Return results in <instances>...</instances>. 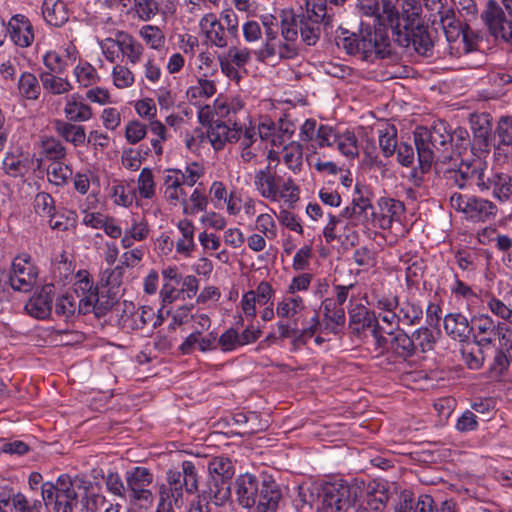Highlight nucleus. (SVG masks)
<instances>
[{"instance_id":"obj_1","label":"nucleus","mask_w":512,"mask_h":512,"mask_svg":"<svg viewBox=\"0 0 512 512\" xmlns=\"http://www.w3.org/2000/svg\"><path fill=\"white\" fill-rule=\"evenodd\" d=\"M335 41L338 48L348 55L359 56L368 62L384 59L391 54V42L384 28L367 27L359 33L341 29Z\"/></svg>"},{"instance_id":"obj_2","label":"nucleus","mask_w":512,"mask_h":512,"mask_svg":"<svg viewBox=\"0 0 512 512\" xmlns=\"http://www.w3.org/2000/svg\"><path fill=\"white\" fill-rule=\"evenodd\" d=\"M300 140L307 143V149L319 154L317 149L336 148L344 157L354 159L360 156L361 146L353 132L337 134L328 125H318L314 119H307L300 129Z\"/></svg>"},{"instance_id":"obj_3","label":"nucleus","mask_w":512,"mask_h":512,"mask_svg":"<svg viewBox=\"0 0 512 512\" xmlns=\"http://www.w3.org/2000/svg\"><path fill=\"white\" fill-rule=\"evenodd\" d=\"M280 29L283 40L278 34L265 39L263 46L254 52L257 60L265 61L273 57L293 59L298 55L295 14L292 11L281 12Z\"/></svg>"},{"instance_id":"obj_4","label":"nucleus","mask_w":512,"mask_h":512,"mask_svg":"<svg viewBox=\"0 0 512 512\" xmlns=\"http://www.w3.org/2000/svg\"><path fill=\"white\" fill-rule=\"evenodd\" d=\"M378 148L375 142L366 138L364 142H359L360 152L363 151L366 160H377L378 149L384 158L392 157L397 154V160H413L414 149L410 143L397 141V130L394 125H385L378 129Z\"/></svg>"},{"instance_id":"obj_5","label":"nucleus","mask_w":512,"mask_h":512,"mask_svg":"<svg viewBox=\"0 0 512 512\" xmlns=\"http://www.w3.org/2000/svg\"><path fill=\"white\" fill-rule=\"evenodd\" d=\"M450 138V131L444 121L434 124L431 128L416 127L413 139L418 160L444 159L443 154L448 148Z\"/></svg>"},{"instance_id":"obj_6","label":"nucleus","mask_w":512,"mask_h":512,"mask_svg":"<svg viewBox=\"0 0 512 512\" xmlns=\"http://www.w3.org/2000/svg\"><path fill=\"white\" fill-rule=\"evenodd\" d=\"M83 297L78 301V313L86 315L93 312L97 318L105 316L119 301L118 291L103 286H93L87 277L78 282Z\"/></svg>"},{"instance_id":"obj_7","label":"nucleus","mask_w":512,"mask_h":512,"mask_svg":"<svg viewBox=\"0 0 512 512\" xmlns=\"http://www.w3.org/2000/svg\"><path fill=\"white\" fill-rule=\"evenodd\" d=\"M392 30L394 41L400 46L415 51L418 55L431 57L434 43L428 31V27L419 20L403 19Z\"/></svg>"},{"instance_id":"obj_8","label":"nucleus","mask_w":512,"mask_h":512,"mask_svg":"<svg viewBox=\"0 0 512 512\" xmlns=\"http://www.w3.org/2000/svg\"><path fill=\"white\" fill-rule=\"evenodd\" d=\"M484 20L495 38L512 45V18L508 19L500 6L490 1L484 14Z\"/></svg>"},{"instance_id":"obj_9","label":"nucleus","mask_w":512,"mask_h":512,"mask_svg":"<svg viewBox=\"0 0 512 512\" xmlns=\"http://www.w3.org/2000/svg\"><path fill=\"white\" fill-rule=\"evenodd\" d=\"M351 489L346 483H329L323 488L324 512H346L351 506Z\"/></svg>"},{"instance_id":"obj_10","label":"nucleus","mask_w":512,"mask_h":512,"mask_svg":"<svg viewBox=\"0 0 512 512\" xmlns=\"http://www.w3.org/2000/svg\"><path fill=\"white\" fill-rule=\"evenodd\" d=\"M231 497V481L208 477L197 495V500L209 506L213 502L216 506L223 505Z\"/></svg>"},{"instance_id":"obj_11","label":"nucleus","mask_w":512,"mask_h":512,"mask_svg":"<svg viewBox=\"0 0 512 512\" xmlns=\"http://www.w3.org/2000/svg\"><path fill=\"white\" fill-rule=\"evenodd\" d=\"M503 323L495 322L488 315H475L471 319V333L477 346L491 344L497 339L498 332Z\"/></svg>"},{"instance_id":"obj_12","label":"nucleus","mask_w":512,"mask_h":512,"mask_svg":"<svg viewBox=\"0 0 512 512\" xmlns=\"http://www.w3.org/2000/svg\"><path fill=\"white\" fill-rule=\"evenodd\" d=\"M167 483L159 487V502L158 504H170L180 508L183 501V494L185 491L184 485L181 483L180 471L168 470Z\"/></svg>"},{"instance_id":"obj_13","label":"nucleus","mask_w":512,"mask_h":512,"mask_svg":"<svg viewBox=\"0 0 512 512\" xmlns=\"http://www.w3.org/2000/svg\"><path fill=\"white\" fill-rule=\"evenodd\" d=\"M281 499V489L276 481L270 476L264 477L259 484L257 512H275Z\"/></svg>"},{"instance_id":"obj_14","label":"nucleus","mask_w":512,"mask_h":512,"mask_svg":"<svg viewBox=\"0 0 512 512\" xmlns=\"http://www.w3.org/2000/svg\"><path fill=\"white\" fill-rule=\"evenodd\" d=\"M6 29L11 41L21 48L29 47L34 40L33 26L25 15L12 16Z\"/></svg>"},{"instance_id":"obj_15","label":"nucleus","mask_w":512,"mask_h":512,"mask_svg":"<svg viewBox=\"0 0 512 512\" xmlns=\"http://www.w3.org/2000/svg\"><path fill=\"white\" fill-rule=\"evenodd\" d=\"M199 27L208 43L218 48L227 47L230 35L227 34L224 24L214 13L205 14L199 21Z\"/></svg>"},{"instance_id":"obj_16","label":"nucleus","mask_w":512,"mask_h":512,"mask_svg":"<svg viewBox=\"0 0 512 512\" xmlns=\"http://www.w3.org/2000/svg\"><path fill=\"white\" fill-rule=\"evenodd\" d=\"M242 124L230 126L220 119L212 120L208 130V138L215 150H220L226 142L238 141L241 135Z\"/></svg>"},{"instance_id":"obj_17","label":"nucleus","mask_w":512,"mask_h":512,"mask_svg":"<svg viewBox=\"0 0 512 512\" xmlns=\"http://www.w3.org/2000/svg\"><path fill=\"white\" fill-rule=\"evenodd\" d=\"M53 293V284L42 286L39 292L26 303L27 313L37 319L47 318L52 311Z\"/></svg>"},{"instance_id":"obj_18","label":"nucleus","mask_w":512,"mask_h":512,"mask_svg":"<svg viewBox=\"0 0 512 512\" xmlns=\"http://www.w3.org/2000/svg\"><path fill=\"white\" fill-rule=\"evenodd\" d=\"M350 333L361 338L367 329H370L377 322L375 312L369 310L362 304H357L348 311Z\"/></svg>"},{"instance_id":"obj_19","label":"nucleus","mask_w":512,"mask_h":512,"mask_svg":"<svg viewBox=\"0 0 512 512\" xmlns=\"http://www.w3.org/2000/svg\"><path fill=\"white\" fill-rule=\"evenodd\" d=\"M482 164L485 162H460L456 170L448 171V178H453L459 188H463L468 180H476V184L482 187L487 174Z\"/></svg>"},{"instance_id":"obj_20","label":"nucleus","mask_w":512,"mask_h":512,"mask_svg":"<svg viewBox=\"0 0 512 512\" xmlns=\"http://www.w3.org/2000/svg\"><path fill=\"white\" fill-rule=\"evenodd\" d=\"M259 481L252 474L240 475L235 481L238 503L244 508L256 506L259 491Z\"/></svg>"},{"instance_id":"obj_21","label":"nucleus","mask_w":512,"mask_h":512,"mask_svg":"<svg viewBox=\"0 0 512 512\" xmlns=\"http://www.w3.org/2000/svg\"><path fill=\"white\" fill-rule=\"evenodd\" d=\"M324 316L323 330L339 335L343 332L346 316L343 307L336 305L333 299L326 298L321 305Z\"/></svg>"},{"instance_id":"obj_22","label":"nucleus","mask_w":512,"mask_h":512,"mask_svg":"<svg viewBox=\"0 0 512 512\" xmlns=\"http://www.w3.org/2000/svg\"><path fill=\"white\" fill-rule=\"evenodd\" d=\"M391 339L389 341V351L400 360L406 361L415 356L418 352V346L414 343V338L406 334L403 330L395 333L389 332Z\"/></svg>"},{"instance_id":"obj_23","label":"nucleus","mask_w":512,"mask_h":512,"mask_svg":"<svg viewBox=\"0 0 512 512\" xmlns=\"http://www.w3.org/2000/svg\"><path fill=\"white\" fill-rule=\"evenodd\" d=\"M497 213V206L483 198L469 196L468 209L465 217L473 222H486L494 219Z\"/></svg>"},{"instance_id":"obj_24","label":"nucleus","mask_w":512,"mask_h":512,"mask_svg":"<svg viewBox=\"0 0 512 512\" xmlns=\"http://www.w3.org/2000/svg\"><path fill=\"white\" fill-rule=\"evenodd\" d=\"M483 188H493V194L500 201H507L512 195V177L506 173L491 170L484 179Z\"/></svg>"},{"instance_id":"obj_25","label":"nucleus","mask_w":512,"mask_h":512,"mask_svg":"<svg viewBox=\"0 0 512 512\" xmlns=\"http://www.w3.org/2000/svg\"><path fill=\"white\" fill-rule=\"evenodd\" d=\"M444 330L454 340L465 342L471 334V321L461 313H449L444 317Z\"/></svg>"},{"instance_id":"obj_26","label":"nucleus","mask_w":512,"mask_h":512,"mask_svg":"<svg viewBox=\"0 0 512 512\" xmlns=\"http://www.w3.org/2000/svg\"><path fill=\"white\" fill-rule=\"evenodd\" d=\"M306 11L303 16L321 22L324 27H332L336 10L330 7L326 0H306Z\"/></svg>"},{"instance_id":"obj_27","label":"nucleus","mask_w":512,"mask_h":512,"mask_svg":"<svg viewBox=\"0 0 512 512\" xmlns=\"http://www.w3.org/2000/svg\"><path fill=\"white\" fill-rule=\"evenodd\" d=\"M281 181L280 177H275L270 165L264 170H259L255 175V185L265 198L275 199L278 196Z\"/></svg>"},{"instance_id":"obj_28","label":"nucleus","mask_w":512,"mask_h":512,"mask_svg":"<svg viewBox=\"0 0 512 512\" xmlns=\"http://www.w3.org/2000/svg\"><path fill=\"white\" fill-rule=\"evenodd\" d=\"M258 136L259 145H263L267 142L271 143L272 147H280L283 145V141H278L276 136V123L269 118H265L258 125ZM267 160H279L278 151L273 148L268 150Z\"/></svg>"},{"instance_id":"obj_29","label":"nucleus","mask_w":512,"mask_h":512,"mask_svg":"<svg viewBox=\"0 0 512 512\" xmlns=\"http://www.w3.org/2000/svg\"><path fill=\"white\" fill-rule=\"evenodd\" d=\"M64 113L71 122H85L92 117L90 106L82 101L79 94H73L67 99Z\"/></svg>"},{"instance_id":"obj_30","label":"nucleus","mask_w":512,"mask_h":512,"mask_svg":"<svg viewBox=\"0 0 512 512\" xmlns=\"http://www.w3.org/2000/svg\"><path fill=\"white\" fill-rule=\"evenodd\" d=\"M61 75L53 72H41L39 74V80L46 93L62 95L73 89L70 81L67 78L61 77Z\"/></svg>"},{"instance_id":"obj_31","label":"nucleus","mask_w":512,"mask_h":512,"mask_svg":"<svg viewBox=\"0 0 512 512\" xmlns=\"http://www.w3.org/2000/svg\"><path fill=\"white\" fill-rule=\"evenodd\" d=\"M295 23L302 41L308 46L315 45L321 35L320 24L322 23L315 22L313 19L303 15H295Z\"/></svg>"},{"instance_id":"obj_32","label":"nucleus","mask_w":512,"mask_h":512,"mask_svg":"<svg viewBox=\"0 0 512 512\" xmlns=\"http://www.w3.org/2000/svg\"><path fill=\"white\" fill-rule=\"evenodd\" d=\"M438 15L447 41L449 43L456 42L466 29L467 24L463 25L458 19H456L453 8H448Z\"/></svg>"},{"instance_id":"obj_33","label":"nucleus","mask_w":512,"mask_h":512,"mask_svg":"<svg viewBox=\"0 0 512 512\" xmlns=\"http://www.w3.org/2000/svg\"><path fill=\"white\" fill-rule=\"evenodd\" d=\"M42 14L46 22L55 27H61L68 20L65 5L59 0H44Z\"/></svg>"},{"instance_id":"obj_34","label":"nucleus","mask_w":512,"mask_h":512,"mask_svg":"<svg viewBox=\"0 0 512 512\" xmlns=\"http://www.w3.org/2000/svg\"><path fill=\"white\" fill-rule=\"evenodd\" d=\"M31 72H23L18 80L17 88L19 96L25 100L36 101L41 94V84Z\"/></svg>"},{"instance_id":"obj_35","label":"nucleus","mask_w":512,"mask_h":512,"mask_svg":"<svg viewBox=\"0 0 512 512\" xmlns=\"http://www.w3.org/2000/svg\"><path fill=\"white\" fill-rule=\"evenodd\" d=\"M234 474V465L227 457H214L208 463V477L231 481Z\"/></svg>"},{"instance_id":"obj_36","label":"nucleus","mask_w":512,"mask_h":512,"mask_svg":"<svg viewBox=\"0 0 512 512\" xmlns=\"http://www.w3.org/2000/svg\"><path fill=\"white\" fill-rule=\"evenodd\" d=\"M449 144L452 145V154L445 155L444 160H453L454 158L462 157L471 142L469 139V133L467 129L463 127H457L452 133H450Z\"/></svg>"},{"instance_id":"obj_37","label":"nucleus","mask_w":512,"mask_h":512,"mask_svg":"<svg viewBox=\"0 0 512 512\" xmlns=\"http://www.w3.org/2000/svg\"><path fill=\"white\" fill-rule=\"evenodd\" d=\"M215 109L219 117H228V122L233 124V126L240 124L239 118L237 117L238 113H242L243 115L247 114L244 109V102L239 98H234L229 103L219 102L217 100L215 102Z\"/></svg>"},{"instance_id":"obj_38","label":"nucleus","mask_w":512,"mask_h":512,"mask_svg":"<svg viewBox=\"0 0 512 512\" xmlns=\"http://www.w3.org/2000/svg\"><path fill=\"white\" fill-rule=\"evenodd\" d=\"M121 54L131 65L138 64L143 56L144 47L130 34L124 32L122 35Z\"/></svg>"},{"instance_id":"obj_39","label":"nucleus","mask_w":512,"mask_h":512,"mask_svg":"<svg viewBox=\"0 0 512 512\" xmlns=\"http://www.w3.org/2000/svg\"><path fill=\"white\" fill-rule=\"evenodd\" d=\"M55 129L61 137L66 141L73 143L75 146L85 142L86 134L83 126L58 120L55 123Z\"/></svg>"},{"instance_id":"obj_40","label":"nucleus","mask_w":512,"mask_h":512,"mask_svg":"<svg viewBox=\"0 0 512 512\" xmlns=\"http://www.w3.org/2000/svg\"><path fill=\"white\" fill-rule=\"evenodd\" d=\"M37 280V272L32 265L27 266L23 274H10L9 282L13 290L19 292H29L33 289Z\"/></svg>"},{"instance_id":"obj_41","label":"nucleus","mask_w":512,"mask_h":512,"mask_svg":"<svg viewBox=\"0 0 512 512\" xmlns=\"http://www.w3.org/2000/svg\"><path fill=\"white\" fill-rule=\"evenodd\" d=\"M389 501L388 489L385 485L378 484L368 493L367 510L383 512Z\"/></svg>"},{"instance_id":"obj_42","label":"nucleus","mask_w":512,"mask_h":512,"mask_svg":"<svg viewBox=\"0 0 512 512\" xmlns=\"http://www.w3.org/2000/svg\"><path fill=\"white\" fill-rule=\"evenodd\" d=\"M182 471H180L181 483L185 487V492L188 494H194L198 491V475L196 466L192 461H183L181 465Z\"/></svg>"},{"instance_id":"obj_43","label":"nucleus","mask_w":512,"mask_h":512,"mask_svg":"<svg viewBox=\"0 0 512 512\" xmlns=\"http://www.w3.org/2000/svg\"><path fill=\"white\" fill-rule=\"evenodd\" d=\"M139 35L151 49L159 50L165 44V34L157 26L144 25L139 30Z\"/></svg>"},{"instance_id":"obj_44","label":"nucleus","mask_w":512,"mask_h":512,"mask_svg":"<svg viewBox=\"0 0 512 512\" xmlns=\"http://www.w3.org/2000/svg\"><path fill=\"white\" fill-rule=\"evenodd\" d=\"M423 316L422 308L410 301L403 302L397 313V319L407 325H415L420 322Z\"/></svg>"},{"instance_id":"obj_45","label":"nucleus","mask_w":512,"mask_h":512,"mask_svg":"<svg viewBox=\"0 0 512 512\" xmlns=\"http://www.w3.org/2000/svg\"><path fill=\"white\" fill-rule=\"evenodd\" d=\"M216 92L214 81L205 78H199L195 85L187 90V97L190 100L208 99Z\"/></svg>"},{"instance_id":"obj_46","label":"nucleus","mask_w":512,"mask_h":512,"mask_svg":"<svg viewBox=\"0 0 512 512\" xmlns=\"http://www.w3.org/2000/svg\"><path fill=\"white\" fill-rule=\"evenodd\" d=\"M165 196L167 200L170 202H175L180 199H183V203H185V191L181 188L182 181L179 177L178 171H173V174L167 175L165 177Z\"/></svg>"},{"instance_id":"obj_47","label":"nucleus","mask_w":512,"mask_h":512,"mask_svg":"<svg viewBox=\"0 0 512 512\" xmlns=\"http://www.w3.org/2000/svg\"><path fill=\"white\" fill-rule=\"evenodd\" d=\"M123 31L116 33V38L107 37L103 39L99 45L106 60L110 63H115L121 53L122 35Z\"/></svg>"},{"instance_id":"obj_48","label":"nucleus","mask_w":512,"mask_h":512,"mask_svg":"<svg viewBox=\"0 0 512 512\" xmlns=\"http://www.w3.org/2000/svg\"><path fill=\"white\" fill-rule=\"evenodd\" d=\"M321 329L319 317L315 314L311 319V324L301 330L298 329V333L294 334L291 341L293 351H297L301 346L305 345L314 334Z\"/></svg>"},{"instance_id":"obj_49","label":"nucleus","mask_w":512,"mask_h":512,"mask_svg":"<svg viewBox=\"0 0 512 512\" xmlns=\"http://www.w3.org/2000/svg\"><path fill=\"white\" fill-rule=\"evenodd\" d=\"M79 296L73 294H65L57 298L55 303V314L64 317L65 320L73 317L76 310H78V302L76 299Z\"/></svg>"},{"instance_id":"obj_50","label":"nucleus","mask_w":512,"mask_h":512,"mask_svg":"<svg viewBox=\"0 0 512 512\" xmlns=\"http://www.w3.org/2000/svg\"><path fill=\"white\" fill-rule=\"evenodd\" d=\"M74 75L77 82L82 87H89L97 83L100 79L96 69L89 63L78 64L74 68Z\"/></svg>"},{"instance_id":"obj_51","label":"nucleus","mask_w":512,"mask_h":512,"mask_svg":"<svg viewBox=\"0 0 512 512\" xmlns=\"http://www.w3.org/2000/svg\"><path fill=\"white\" fill-rule=\"evenodd\" d=\"M113 84L118 89H125L131 87L134 82V74L126 65L116 64L112 69Z\"/></svg>"},{"instance_id":"obj_52","label":"nucleus","mask_w":512,"mask_h":512,"mask_svg":"<svg viewBox=\"0 0 512 512\" xmlns=\"http://www.w3.org/2000/svg\"><path fill=\"white\" fill-rule=\"evenodd\" d=\"M153 475L148 468L135 467L126 474L127 487H145L151 484Z\"/></svg>"},{"instance_id":"obj_53","label":"nucleus","mask_w":512,"mask_h":512,"mask_svg":"<svg viewBox=\"0 0 512 512\" xmlns=\"http://www.w3.org/2000/svg\"><path fill=\"white\" fill-rule=\"evenodd\" d=\"M49 181L61 185L72 176V169L65 162H51L47 168Z\"/></svg>"},{"instance_id":"obj_54","label":"nucleus","mask_w":512,"mask_h":512,"mask_svg":"<svg viewBox=\"0 0 512 512\" xmlns=\"http://www.w3.org/2000/svg\"><path fill=\"white\" fill-rule=\"evenodd\" d=\"M303 308L304 304L300 296L290 297L278 303L276 313L279 317L289 318L297 314Z\"/></svg>"},{"instance_id":"obj_55","label":"nucleus","mask_w":512,"mask_h":512,"mask_svg":"<svg viewBox=\"0 0 512 512\" xmlns=\"http://www.w3.org/2000/svg\"><path fill=\"white\" fill-rule=\"evenodd\" d=\"M11 504L15 512H41L42 508L40 500L30 501L20 492L12 495Z\"/></svg>"},{"instance_id":"obj_56","label":"nucleus","mask_w":512,"mask_h":512,"mask_svg":"<svg viewBox=\"0 0 512 512\" xmlns=\"http://www.w3.org/2000/svg\"><path fill=\"white\" fill-rule=\"evenodd\" d=\"M43 63L47 68L46 72H53L56 74H63L68 67L67 59L63 58L56 51L46 52L43 56Z\"/></svg>"},{"instance_id":"obj_57","label":"nucleus","mask_w":512,"mask_h":512,"mask_svg":"<svg viewBox=\"0 0 512 512\" xmlns=\"http://www.w3.org/2000/svg\"><path fill=\"white\" fill-rule=\"evenodd\" d=\"M124 275V267L118 265L113 269H106L102 273L101 283L103 287H107L113 291H118V288L122 284Z\"/></svg>"},{"instance_id":"obj_58","label":"nucleus","mask_w":512,"mask_h":512,"mask_svg":"<svg viewBox=\"0 0 512 512\" xmlns=\"http://www.w3.org/2000/svg\"><path fill=\"white\" fill-rule=\"evenodd\" d=\"M49 218V225L52 229L59 231H66L75 225L76 214L73 211H66V213L53 212Z\"/></svg>"},{"instance_id":"obj_59","label":"nucleus","mask_w":512,"mask_h":512,"mask_svg":"<svg viewBox=\"0 0 512 512\" xmlns=\"http://www.w3.org/2000/svg\"><path fill=\"white\" fill-rule=\"evenodd\" d=\"M59 498L61 500L78 501V493L73 487L72 477L68 474H62L56 481Z\"/></svg>"},{"instance_id":"obj_60","label":"nucleus","mask_w":512,"mask_h":512,"mask_svg":"<svg viewBox=\"0 0 512 512\" xmlns=\"http://www.w3.org/2000/svg\"><path fill=\"white\" fill-rule=\"evenodd\" d=\"M42 153L47 160H61L65 157V147L55 138H47L41 144Z\"/></svg>"},{"instance_id":"obj_61","label":"nucleus","mask_w":512,"mask_h":512,"mask_svg":"<svg viewBox=\"0 0 512 512\" xmlns=\"http://www.w3.org/2000/svg\"><path fill=\"white\" fill-rule=\"evenodd\" d=\"M35 212L42 217H51L55 211V203L52 196L46 192H40L34 199Z\"/></svg>"},{"instance_id":"obj_62","label":"nucleus","mask_w":512,"mask_h":512,"mask_svg":"<svg viewBox=\"0 0 512 512\" xmlns=\"http://www.w3.org/2000/svg\"><path fill=\"white\" fill-rule=\"evenodd\" d=\"M481 347L482 346L462 349V359L469 369L478 370L482 367L485 357Z\"/></svg>"},{"instance_id":"obj_63","label":"nucleus","mask_w":512,"mask_h":512,"mask_svg":"<svg viewBox=\"0 0 512 512\" xmlns=\"http://www.w3.org/2000/svg\"><path fill=\"white\" fill-rule=\"evenodd\" d=\"M414 343L418 346V350L422 353L433 349L435 343L432 331L427 327H421L412 333Z\"/></svg>"},{"instance_id":"obj_64","label":"nucleus","mask_w":512,"mask_h":512,"mask_svg":"<svg viewBox=\"0 0 512 512\" xmlns=\"http://www.w3.org/2000/svg\"><path fill=\"white\" fill-rule=\"evenodd\" d=\"M134 10L143 21L153 18L158 12V4L155 0H133Z\"/></svg>"}]
</instances>
